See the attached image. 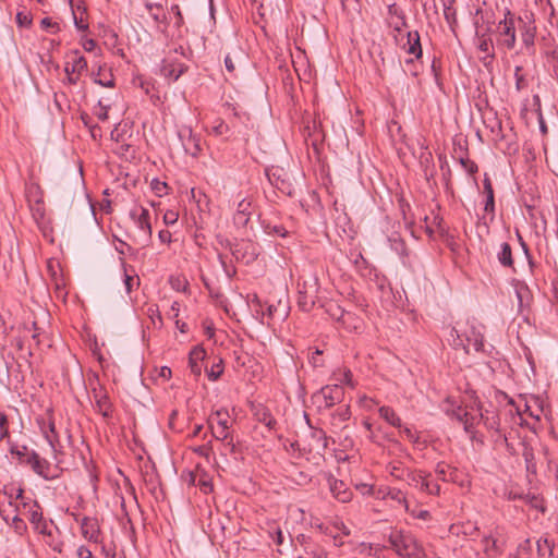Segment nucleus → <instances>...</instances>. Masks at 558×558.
I'll use <instances>...</instances> for the list:
<instances>
[{
  "label": "nucleus",
  "instance_id": "obj_26",
  "mask_svg": "<svg viewBox=\"0 0 558 558\" xmlns=\"http://www.w3.org/2000/svg\"><path fill=\"white\" fill-rule=\"evenodd\" d=\"M476 47L484 54L482 57L483 60L494 58L493 40L490 37L482 35V38H476Z\"/></svg>",
  "mask_w": 558,
  "mask_h": 558
},
{
  "label": "nucleus",
  "instance_id": "obj_10",
  "mask_svg": "<svg viewBox=\"0 0 558 558\" xmlns=\"http://www.w3.org/2000/svg\"><path fill=\"white\" fill-rule=\"evenodd\" d=\"M131 218L136 227L143 233L144 241H148L151 236V227L149 222V211L144 207H135L131 210Z\"/></svg>",
  "mask_w": 558,
  "mask_h": 558
},
{
  "label": "nucleus",
  "instance_id": "obj_53",
  "mask_svg": "<svg viewBox=\"0 0 558 558\" xmlns=\"http://www.w3.org/2000/svg\"><path fill=\"white\" fill-rule=\"evenodd\" d=\"M179 214L174 210H168L163 215V221L166 225H174L178 221Z\"/></svg>",
  "mask_w": 558,
  "mask_h": 558
},
{
  "label": "nucleus",
  "instance_id": "obj_47",
  "mask_svg": "<svg viewBox=\"0 0 558 558\" xmlns=\"http://www.w3.org/2000/svg\"><path fill=\"white\" fill-rule=\"evenodd\" d=\"M258 415V421L265 424L269 429H272L276 425V420L267 411H263Z\"/></svg>",
  "mask_w": 558,
  "mask_h": 558
},
{
  "label": "nucleus",
  "instance_id": "obj_20",
  "mask_svg": "<svg viewBox=\"0 0 558 558\" xmlns=\"http://www.w3.org/2000/svg\"><path fill=\"white\" fill-rule=\"evenodd\" d=\"M329 488L336 499L341 502H348L351 500L352 493L345 487L342 481L336 478L329 480Z\"/></svg>",
  "mask_w": 558,
  "mask_h": 558
},
{
  "label": "nucleus",
  "instance_id": "obj_4",
  "mask_svg": "<svg viewBox=\"0 0 558 558\" xmlns=\"http://www.w3.org/2000/svg\"><path fill=\"white\" fill-rule=\"evenodd\" d=\"M23 490L21 488L16 489L14 492L13 488H11V492H8L7 489L0 490V515L2 519L9 523L11 517L14 513H17L19 507H17V499L22 498Z\"/></svg>",
  "mask_w": 558,
  "mask_h": 558
},
{
  "label": "nucleus",
  "instance_id": "obj_46",
  "mask_svg": "<svg viewBox=\"0 0 558 558\" xmlns=\"http://www.w3.org/2000/svg\"><path fill=\"white\" fill-rule=\"evenodd\" d=\"M400 433H402L409 441H411L414 445H420V436L413 432L410 427L403 426L402 428H399Z\"/></svg>",
  "mask_w": 558,
  "mask_h": 558
},
{
  "label": "nucleus",
  "instance_id": "obj_1",
  "mask_svg": "<svg viewBox=\"0 0 558 558\" xmlns=\"http://www.w3.org/2000/svg\"><path fill=\"white\" fill-rule=\"evenodd\" d=\"M483 329L484 326L475 318L468 319L464 329L451 328V344L456 349H463L466 353L470 345H473L476 352L484 351Z\"/></svg>",
  "mask_w": 558,
  "mask_h": 558
},
{
  "label": "nucleus",
  "instance_id": "obj_61",
  "mask_svg": "<svg viewBox=\"0 0 558 558\" xmlns=\"http://www.w3.org/2000/svg\"><path fill=\"white\" fill-rule=\"evenodd\" d=\"M76 555L78 558H94L90 549L86 546H80L76 550Z\"/></svg>",
  "mask_w": 558,
  "mask_h": 558
},
{
  "label": "nucleus",
  "instance_id": "obj_30",
  "mask_svg": "<svg viewBox=\"0 0 558 558\" xmlns=\"http://www.w3.org/2000/svg\"><path fill=\"white\" fill-rule=\"evenodd\" d=\"M244 61V56L242 52H236L234 56L227 54L225 58V66L226 70L232 75H235V63L241 64Z\"/></svg>",
  "mask_w": 558,
  "mask_h": 558
},
{
  "label": "nucleus",
  "instance_id": "obj_23",
  "mask_svg": "<svg viewBox=\"0 0 558 558\" xmlns=\"http://www.w3.org/2000/svg\"><path fill=\"white\" fill-rule=\"evenodd\" d=\"M205 354H206L205 350L202 347H195L190 352V359H189L190 368H191L192 374L195 377H198L202 374V368H201V365L198 364V362L205 357Z\"/></svg>",
  "mask_w": 558,
  "mask_h": 558
},
{
  "label": "nucleus",
  "instance_id": "obj_37",
  "mask_svg": "<svg viewBox=\"0 0 558 558\" xmlns=\"http://www.w3.org/2000/svg\"><path fill=\"white\" fill-rule=\"evenodd\" d=\"M44 519L41 511H39V506L37 502H34L28 510V520L35 526Z\"/></svg>",
  "mask_w": 558,
  "mask_h": 558
},
{
  "label": "nucleus",
  "instance_id": "obj_59",
  "mask_svg": "<svg viewBox=\"0 0 558 558\" xmlns=\"http://www.w3.org/2000/svg\"><path fill=\"white\" fill-rule=\"evenodd\" d=\"M422 5L425 13H427L428 11H433L435 14H438V8L435 0L424 1Z\"/></svg>",
  "mask_w": 558,
  "mask_h": 558
},
{
  "label": "nucleus",
  "instance_id": "obj_32",
  "mask_svg": "<svg viewBox=\"0 0 558 558\" xmlns=\"http://www.w3.org/2000/svg\"><path fill=\"white\" fill-rule=\"evenodd\" d=\"M520 22L523 23V20L520 19ZM521 37L525 46L533 45L535 37V26H533L531 22H524Z\"/></svg>",
  "mask_w": 558,
  "mask_h": 558
},
{
  "label": "nucleus",
  "instance_id": "obj_43",
  "mask_svg": "<svg viewBox=\"0 0 558 558\" xmlns=\"http://www.w3.org/2000/svg\"><path fill=\"white\" fill-rule=\"evenodd\" d=\"M150 186L154 193L159 197L167 194L168 185L166 182L159 181L158 179H154L150 183Z\"/></svg>",
  "mask_w": 558,
  "mask_h": 558
},
{
  "label": "nucleus",
  "instance_id": "obj_39",
  "mask_svg": "<svg viewBox=\"0 0 558 558\" xmlns=\"http://www.w3.org/2000/svg\"><path fill=\"white\" fill-rule=\"evenodd\" d=\"M206 373L210 380H217L223 373L222 360H219L217 363H214L211 367L207 369Z\"/></svg>",
  "mask_w": 558,
  "mask_h": 558
},
{
  "label": "nucleus",
  "instance_id": "obj_19",
  "mask_svg": "<svg viewBox=\"0 0 558 558\" xmlns=\"http://www.w3.org/2000/svg\"><path fill=\"white\" fill-rule=\"evenodd\" d=\"M93 397L96 403L97 411L105 417L110 416L111 404L107 392L100 388H93Z\"/></svg>",
  "mask_w": 558,
  "mask_h": 558
},
{
  "label": "nucleus",
  "instance_id": "obj_60",
  "mask_svg": "<svg viewBox=\"0 0 558 558\" xmlns=\"http://www.w3.org/2000/svg\"><path fill=\"white\" fill-rule=\"evenodd\" d=\"M8 418L3 413H0V437L3 438L8 435Z\"/></svg>",
  "mask_w": 558,
  "mask_h": 558
},
{
  "label": "nucleus",
  "instance_id": "obj_31",
  "mask_svg": "<svg viewBox=\"0 0 558 558\" xmlns=\"http://www.w3.org/2000/svg\"><path fill=\"white\" fill-rule=\"evenodd\" d=\"M435 472L441 481H454L453 475L456 471L444 462H440L436 465Z\"/></svg>",
  "mask_w": 558,
  "mask_h": 558
},
{
  "label": "nucleus",
  "instance_id": "obj_17",
  "mask_svg": "<svg viewBox=\"0 0 558 558\" xmlns=\"http://www.w3.org/2000/svg\"><path fill=\"white\" fill-rule=\"evenodd\" d=\"M47 271L56 290H62L65 286V282L63 279L62 269L59 260L49 259L47 262Z\"/></svg>",
  "mask_w": 558,
  "mask_h": 558
},
{
  "label": "nucleus",
  "instance_id": "obj_34",
  "mask_svg": "<svg viewBox=\"0 0 558 558\" xmlns=\"http://www.w3.org/2000/svg\"><path fill=\"white\" fill-rule=\"evenodd\" d=\"M33 450H28L26 446L14 445L11 447L10 452L21 462L26 463L29 453Z\"/></svg>",
  "mask_w": 558,
  "mask_h": 558
},
{
  "label": "nucleus",
  "instance_id": "obj_29",
  "mask_svg": "<svg viewBox=\"0 0 558 558\" xmlns=\"http://www.w3.org/2000/svg\"><path fill=\"white\" fill-rule=\"evenodd\" d=\"M497 258L502 266L512 267V251L511 246L508 243L505 242L500 245V251L497 254Z\"/></svg>",
  "mask_w": 558,
  "mask_h": 558
},
{
  "label": "nucleus",
  "instance_id": "obj_3",
  "mask_svg": "<svg viewBox=\"0 0 558 558\" xmlns=\"http://www.w3.org/2000/svg\"><path fill=\"white\" fill-rule=\"evenodd\" d=\"M344 391L339 384L327 385L312 396L313 404L318 409H329L342 401Z\"/></svg>",
  "mask_w": 558,
  "mask_h": 558
},
{
  "label": "nucleus",
  "instance_id": "obj_7",
  "mask_svg": "<svg viewBox=\"0 0 558 558\" xmlns=\"http://www.w3.org/2000/svg\"><path fill=\"white\" fill-rule=\"evenodd\" d=\"M209 425L213 430V435L218 440H228L230 437L229 433V414L226 411L218 410L213 413L209 417Z\"/></svg>",
  "mask_w": 558,
  "mask_h": 558
},
{
  "label": "nucleus",
  "instance_id": "obj_16",
  "mask_svg": "<svg viewBox=\"0 0 558 558\" xmlns=\"http://www.w3.org/2000/svg\"><path fill=\"white\" fill-rule=\"evenodd\" d=\"M180 137L182 138V144L187 154L195 157L201 151V138L193 134L191 130H185L180 133Z\"/></svg>",
  "mask_w": 558,
  "mask_h": 558
},
{
  "label": "nucleus",
  "instance_id": "obj_57",
  "mask_svg": "<svg viewBox=\"0 0 558 558\" xmlns=\"http://www.w3.org/2000/svg\"><path fill=\"white\" fill-rule=\"evenodd\" d=\"M483 542H484L486 551H490V550L496 551L497 550V541L495 538H493L492 536H486L483 539Z\"/></svg>",
  "mask_w": 558,
  "mask_h": 558
},
{
  "label": "nucleus",
  "instance_id": "obj_24",
  "mask_svg": "<svg viewBox=\"0 0 558 558\" xmlns=\"http://www.w3.org/2000/svg\"><path fill=\"white\" fill-rule=\"evenodd\" d=\"M404 48L409 54H413L415 58H420L422 56L420 35L416 31L408 33V44Z\"/></svg>",
  "mask_w": 558,
  "mask_h": 558
},
{
  "label": "nucleus",
  "instance_id": "obj_49",
  "mask_svg": "<svg viewBox=\"0 0 558 558\" xmlns=\"http://www.w3.org/2000/svg\"><path fill=\"white\" fill-rule=\"evenodd\" d=\"M522 68L517 66L514 71V77H515V87L518 90H521L526 87V80L521 74Z\"/></svg>",
  "mask_w": 558,
  "mask_h": 558
},
{
  "label": "nucleus",
  "instance_id": "obj_58",
  "mask_svg": "<svg viewBox=\"0 0 558 558\" xmlns=\"http://www.w3.org/2000/svg\"><path fill=\"white\" fill-rule=\"evenodd\" d=\"M40 25L44 29H50L52 28L53 32L59 31V25L56 22H52L51 19L45 17L41 20Z\"/></svg>",
  "mask_w": 558,
  "mask_h": 558
},
{
  "label": "nucleus",
  "instance_id": "obj_14",
  "mask_svg": "<svg viewBox=\"0 0 558 558\" xmlns=\"http://www.w3.org/2000/svg\"><path fill=\"white\" fill-rule=\"evenodd\" d=\"M451 415L463 424L466 433H472L473 427L482 421L480 418V413H471L460 407L456 410H452Z\"/></svg>",
  "mask_w": 558,
  "mask_h": 558
},
{
  "label": "nucleus",
  "instance_id": "obj_44",
  "mask_svg": "<svg viewBox=\"0 0 558 558\" xmlns=\"http://www.w3.org/2000/svg\"><path fill=\"white\" fill-rule=\"evenodd\" d=\"M149 15L156 21V22H160L162 20V15L160 14V11H161V5L160 4H157V3H149L147 2L145 4Z\"/></svg>",
  "mask_w": 558,
  "mask_h": 558
},
{
  "label": "nucleus",
  "instance_id": "obj_54",
  "mask_svg": "<svg viewBox=\"0 0 558 558\" xmlns=\"http://www.w3.org/2000/svg\"><path fill=\"white\" fill-rule=\"evenodd\" d=\"M444 15H445V19H446L447 23L450 26H453V24L457 22V13H456L454 8H450L448 10L445 9L444 10Z\"/></svg>",
  "mask_w": 558,
  "mask_h": 558
},
{
  "label": "nucleus",
  "instance_id": "obj_42",
  "mask_svg": "<svg viewBox=\"0 0 558 558\" xmlns=\"http://www.w3.org/2000/svg\"><path fill=\"white\" fill-rule=\"evenodd\" d=\"M11 526L15 530L16 533L22 535L26 531L25 522L19 517L17 513H14L11 517Z\"/></svg>",
  "mask_w": 558,
  "mask_h": 558
},
{
  "label": "nucleus",
  "instance_id": "obj_52",
  "mask_svg": "<svg viewBox=\"0 0 558 558\" xmlns=\"http://www.w3.org/2000/svg\"><path fill=\"white\" fill-rule=\"evenodd\" d=\"M389 496L391 497V499L398 501L399 504H402L407 507V500H405V496L403 495V493L400 490V489H391L389 492Z\"/></svg>",
  "mask_w": 558,
  "mask_h": 558
},
{
  "label": "nucleus",
  "instance_id": "obj_56",
  "mask_svg": "<svg viewBox=\"0 0 558 558\" xmlns=\"http://www.w3.org/2000/svg\"><path fill=\"white\" fill-rule=\"evenodd\" d=\"M34 529H35L38 533H40V534H43V535H51V531H50V530H49V527H48V523H47V521H46V520H44V519H43L39 523H37V524L34 526Z\"/></svg>",
  "mask_w": 558,
  "mask_h": 558
},
{
  "label": "nucleus",
  "instance_id": "obj_22",
  "mask_svg": "<svg viewBox=\"0 0 558 558\" xmlns=\"http://www.w3.org/2000/svg\"><path fill=\"white\" fill-rule=\"evenodd\" d=\"M83 536L90 542H98L99 526L96 519L84 518L81 523Z\"/></svg>",
  "mask_w": 558,
  "mask_h": 558
},
{
  "label": "nucleus",
  "instance_id": "obj_48",
  "mask_svg": "<svg viewBox=\"0 0 558 558\" xmlns=\"http://www.w3.org/2000/svg\"><path fill=\"white\" fill-rule=\"evenodd\" d=\"M110 106L104 105L101 100L98 101L97 108L95 110V114L101 121H106L108 119V110Z\"/></svg>",
  "mask_w": 558,
  "mask_h": 558
},
{
  "label": "nucleus",
  "instance_id": "obj_51",
  "mask_svg": "<svg viewBox=\"0 0 558 558\" xmlns=\"http://www.w3.org/2000/svg\"><path fill=\"white\" fill-rule=\"evenodd\" d=\"M460 163L464 168V170L470 174H473L474 172L477 171V166L470 159L461 158Z\"/></svg>",
  "mask_w": 558,
  "mask_h": 558
},
{
  "label": "nucleus",
  "instance_id": "obj_11",
  "mask_svg": "<svg viewBox=\"0 0 558 558\" xmlns=\"http://www.w3.org/2000/svg\"><path fill=\"white\" fill-rule=\"evenodd\" d=\"M37 423L51 450L56 453L58 450L57 447L59 446V437L52 417L50 415L47 418L43 416L37 417Z\"/></svg>",
  "mask_w": 558,
  "mask_h": 558
},
{
  "label": "nucleus",
  "instance_id": "obj_55",
  "mask_svg": "<svg viewBox=\"0 0 558 558\" xmlns=\"http://www.w3.org/2000/svg\"><path fill=\"white\" fill-rule=\"evenodd\" d=\"M213 132L216 135H226L229 132V126L223 121H218V123L213 126Z\"/></svg>",
  "mask_w": 558,
  "mask_h": 558
},
{
  "label": "nucleus",
  "instance_id": "obj_62",
  "mask_svg": "<svg viewBox=\"0 0 558 558\" xmlns=\"http://www.w3.org/2000/svg\"><path fill=\"white\" fill-rule=\"evenodd\" d=\"M489 33H490V26L489 25H487V26L481 25V26L476 27L475 35H476V38H482V35L485 36V37H490Z\"/></svg>",
  "mask_w": 558,
  "mask_h": 558
},
{
  "label": "nucleus",
  "instance_id": "obj_2",
  "mask_svg": "<svg viewBox=\"0 0 558 558\" xmlns=\"http://www.w3.org/2000/svg\"><path fill=\"white\" fill-rule=\"evenodd\" d=\"M389 543L392 549L401 557L405 558H424L423 547L417 543L415 537L403 531L395 530L389 535Z\"/></svg>",
  "mask_w": 558,
  "mask_h": 558
},
{
  "label": "nucleus",
  "instance_id": "obj_63",
  "mask_svg": "<svg viewBox=\"0 0 558 558\" xmlns=\"http://www.w3.org/2000/svg\"><path fill=\"white\" fill-rule=\"evenodd\" d=\"M250 304L255 310L256 314H259V311H262V301L259 300V298L257 295L254 294L250 299Z\"/></svg>",
  "mask_w": 558,
  "mask_h": 558
},
{
  "label": "nucleus",
  "instance_id": "obj_40",
  "mask_svg": "<svg viewBox=\"0 0 558 558\" xmlns=\"http://www.w3.org/2000/svg\"><path fill=\"white\" fill-rule=\"evenodd\" d=\"M32 14L27 10L19 11L16 14V23L20 27H28L32 24Z\"/></svg>",
  "mask_w": 558,
  "mask_h": 558
},
{
  "label": "nucleus",
  "instance_id": "obj_36",
  "mask_svg": "<svg viewBox=\"0 0 558 558\" xmlns=\"http://www.w3.org/2000/svg\"><path fill=\"white\" fill-rule=\"evenodd\" d=\"M480 418L484 422L485 426L489 429L498 430L499 429V418L497 415L493 414L488 415V411L486 413H480Z\"/></svg>",
  "mask_w": 558,
  "mask_h": 558
},
{
  "label": "nucleus",
  "instance_id": "obj_25",
  "mask_svg": "<svg viewBox=\"0 0 558 558\" xmlns=\"http://www.w3.org/2000/svg\"><path fill=\"white\" fill-rule=\"evenodd\" d=\"M379 416L385 420L388 424H390L391 426L396 427V428H402V421L401 418L398 416V414L395 412L393 409H391L390 407H380L379 410Z\"/></svg>",
  "mask_w": 558,
  "mask_h": 558
},
{
  "label": "nucleus",
  "instance_id": "obj_13",
  "mask_svg": "<svg viewBox=\"0 0 558 558\" xmlns=\"http://www.w3.org/2000/svg\"><path fill=\"white\" fill-rule=\"evenodd\" d=\"M186 71L187 65L179 62L175 58L168 57L162 61V74L172 81H177Z\"/></svg>",
  "mask_w": 558,
  "mask_h": 558
},
{
  "label": "nucleus",
  "instance_id": "obj_6",
  "mask_svg": "<svg viewBox=\"0 0 558 558\" xmlns=\"http://www.w3.org/2000/svg\"><path fill=\"white\" fill-rule=\"evenodd\" d=\"M231 254L236 260L246 265L253 263L258 256L257 246L248 240L234 242L230 247Z\"/></svg>",
  "mask_w": 558,
  "mask_h": 558
},
{
  "label": "nucleus",
  "instance_id": "obj_35",
  "mask_svg": "<svg viewBox=\"0 0 558 558\" xmlns=\"http://www.w3.org/2000/svg\"><path fill=\"white\" fill-rule=\"evenodd\" d=\"M387 470L391 476L402 481H407V472H410L409 470L403 469L401 463L389 464Z\"/></svg>",
  "mask_w": 558,
  "mask_h": 558
},
{
  "label": "nucleus",
  "instance_id": "obj_41",
  "mask_svg": "<svg viewBox=\"0 0 558 558\" xmlns=\"http://www.w3.org/2000/svg\"><path fill=\"white\" fill-rule=\"evenodd\" d=\"M70 4H71V8H72V12H73V19H74L75 27L78 31H86L88 28V24L84 20V16H83L84 14L80 13V15H77V13L74 12L73 0H70Z\"/></svg>",
  "mask_w": 558,
  "mask_h": 558
},
{
  "label": "nucleus",
  "instance_id": "obj_33",
  "mask_svg": "<svg viewBox=\"0 0 558 558\" xmlns=\"http://www.w3.org/2000/svg\"><path fill=\"white\" fill-rule=\"evenodd\" d=\"M333 377H335V380L337 381V384H339L340 386L343 384L351 386V387L354 386L353 380H352V373L350 369H347V368L339 369L338 372L333 373Z\"/></svg>",
  "mask_w": 558,
  "mask_h": 558
},
{
  "label": "nucleus",
  "instance_id": "obj_21",
  "mask_svg": "<svg viewBox=\"0 0 558 558\" xmlns=\"http://www.w3.org/2000/svg\"><path fill=\"white\" fill-rule=\"evenodd\" d=\"M26 464H29L36 474L48 478L47 471L49 470V463L47 460L41 459L36 451L29 453Z\"/></svg>",
  "mask_w": 558,
  "mask_h": 558
},
{
  "label": "nucleus",
  "instance_id": "obj_50",
  "mask_svg": "<svg viewBox=\"0 0 558 558\" xmlns=\"http://www.w3.org/2000/svg\"><path fill=\"white\" fill-rule=\"evenodd\" d=\"M124 284L126 292L130 293L134 286L138 284V278L136 276L129 275L126 271L124 272Z\"/></svg>",
  "mask_w": 558,
  "mask_h": 558
},
{
  "label": "nucleus",
  "instance_id": "obj_12",
  "mask_svg": "<svg viewBox=\"0 0 558 558\" xmlns=\"http://www.w3.org/2000/svg\"><path fill=\"white\" fill-rule=\"evenodd\" d=\"M533 401H534L535 405L537 407V410H535V411L532 410V408H531V405L529 403L524 404V409L523 410H521L519 407H515V413H517L518 418H519V424L521 426H526L530 429H534V428L531 427L527 424V422L523 418V416H522L523 413L529 414V416H531L535 421L539 422L541 421V413H543L544 410H545L544 402L538 397H534Z\"/></svg>",
  "mask_w": 558,
  "mask_h": 558
},
{
  "label": "nucleus",
  "instance_id": "obj_18",
  "mask_svg": "<svg viewBox=\"0 0 558 558\" xmlns=\"http://www.w3.org/2000/svg\"><path fill=\"white\" fill-rule=\"evenodd\" d=\"M327 436L323 429L312 428L310 432L308 450L322 452L327 448Z\"/></svg>",
  "mask_w": 558,
  "mask_h": 558
},
{
  "label": "nucleus",
  "instance_id": "obj_9",
  "mask_svg": "<svg viewBox=\"0 0 558 558\" xmlns=\"http://www.w3.org/2000/svg\"><path fill=\"white\" fill-rule=\"evenodd\" d=\"M498 31L500 36L505 37L502 44L508 48L512 49L515 46V27L514 20L510 11H507L505 19L498 23Z\"/></svg>",
  "mask_w": 558,
  "mask_h": 558
},
{
  "label": "nucleus",
  "instance_id": "obj_38",
  "mask_svg": "<svg viewBox=\"0 0 558 558\" xmlns=\"http://www.w3.org/2000/svg\"><path fill=\"white\" fill-rule=\"evenodd\" d=\"M314 298L315 295L308 293L307 291L300 290L299 303L303 310L308 311L315 303Z\"/></svg>",
  "mask_w": 558,
  "mask_h": 558
},
{
  "label": "nucleus",
  "instance_id": "obj_5",
  "mask_svg": "<svg viewBox=\"0 0 558 558\" xmlns=\"http://www.w3.org/2000/svg\"><path fill=\"white\" fill-rule=\"evenodd\" d=\"M87 61L80 54L77 50L73 51L69 56V60L65 62L64 72L66 74V81L71 85H75L80 76L86 71Z\"/></svg>",
  "mask_w": 558,
  "mask_h": 558
},
{
  "label": "nucleus",
  "instance_id": "obj_64",
  "mask_svg": "<svg viewBox=\"0 0 558 558\" xmlns=\"http://www.w3.org/2000/svg\"><path fill=\"white\" fill-rule=\"evenodd\" d=\"M95 83H97L101 86H105V87H113L114 86V81L111 76L109 78H95Z\"/></svg>",
  "mask_w": 558,
  "mask_h": 558
},
{
  "label": "nucleus",
  "instance_id": "obj_27",
  "mask_svg": "<svg viewBox=\"0 0 558 558\" xmlns=\"http://www.w3.org/2000/svg\"><path fill=\"white\" fill-rule=\"evenodd\" d=\"M537 558H553L554 543L548 538H539L536 542Z\"/></svg>",
  "mask_w": 558,
  "mask_h": 558
},
{
  "label": "nucleus",
  "instance_id": "obj_8",
  "mask_svg": "<svg viewBox=\"0 0 558 558\" xmlns=\"http://www.w3.org/2000/svg\"><path fill=\"white\" fill-rule=\"evenodd\" d=\"M428 477L429 475L422 471L407 472V483L410 486H414L415 488H418L420 490L429 495H438L440 492L439 485L430 482Z\"/></svg>",
  "mask_w": 558,
  "mask_h": 558
},
{
  "label": "nucleus",
  "instance_id": "obj_28",
  "mask_svg": "<svg viewBox=\"0 0 558 558\" xmlns=\"http://www.w3.org/2000/svg\"><path fill=\"white\" fill-rule=\"evenodd\" d=\"M483 185H484V192L486 194V202H485L484 209L487 213H494V210H495L494 190H493L492 182H490L489 178L485 177V179L483 181Z\"/></svg>",
  "mask_w": 558,
  "mask_h": 558
},
{
  "label": "nucleus",
  "instance_id": "obj_15",
  "mask_svg": "<svg viewBox=\"0 0 558 558\" xmlns=\"http://www.w3.org/2000/svg\"><path fill=\"white\" fill-rule=\"evenodd\" d=\"M252 214V202L248 198H242L236 206L233 216L234 223L239 227H244L250 220Z\"/></svg>",
  "mask_w": 558,
  "mask_h": 558
},
{
  "label": "nucleus",
  "instance_id": "obj_45",
  "mask_svg": "<svg viewBox=\"0 0 558 558\" xmlns=\"http://www.w3.org/2000/svg\"><path fill=\"white\" fill-rule=\"evenodd\" d=\"M31 209L33 211V216L35 219H43L44 216H45V207H44V203L41 201V197H38L36 201H35V204L31 206Z\"/></svg>",
  "mask_w": 558,
  "mask_h": 558
}]
</instances>
